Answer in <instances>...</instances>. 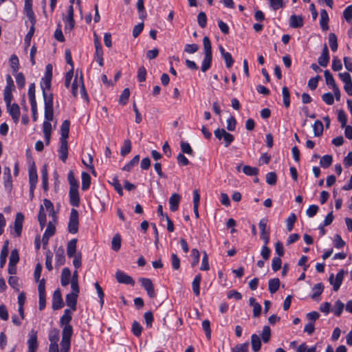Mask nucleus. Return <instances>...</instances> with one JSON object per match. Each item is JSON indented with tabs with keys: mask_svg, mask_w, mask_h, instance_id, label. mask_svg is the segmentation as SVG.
<instances>
[{
	"mask_svg": "<svg viewBox=\"0 0 352 352\" xmlns=\"http://www.w3.org/2000/svg\"><path fill=\"white\" fill-rule=\"evenodd\" d=\"M203 45L204 50V58L202 60L201 69L203 72H206L210 68L212 60L211 43L208 36L204 37Z\"/></svg>",
	"mask_w": 352,
	"mask_h": 352,
	"instance_id": "nucleus-1",
	"label": "nucleus"
},
{
	"mask_svg": "<svg viewBox=\"0 0 352 352\" xmlns=\"http://www.w3.org/2000/svg\"><path fill=\"white\" fill-rule=\"evenodd\" d=\"M79 215L77 210L72 208L71 210L69 220L68 223V232L71 234H76L78 231Z\"/></svg>",
	"mask_w": 352,
	"mask_h": 352,
	"instance_id": "nucleus-2",
	"label": "nucleus"
},
{
	"mask_svg": "<svg viewBox=\"0 0 352 352\" xmlns=\"http://www.w3.org/2000/svg\"><path fill=\"white\" fill-rule=\"evenodd\" d=\"M28 352H36L38 347L37 331L32 329L28 335Z\"/></svg>",
	"mask_w": 352,
	"mask_h": 352,
	"instance_id": "nucleus-3",
	"label": "nucleus"
},
{
	"mask_svg": "<svg viewBox=\"0 0 352 352\" xmlns=\"http://www.w3.org/2000/svg\"><path fill=\"white\" fill-rule=\"evenodd\" d=\"M80 87V91L82 96H87V93L83 83L82 75L80 74V78H78V74L76 75V78L72 85V93L74 97L78 95V89Z\"/></svg>",
	"mask_w": 352,
	"mask_h": 352,
	"instance_id": "nucleus-4",
	"label": "nucleus"
},
{
	"mask_svg": "<svg viewBox=\"0 0 352 352\" xmlns=\"http://www.w3.org/2000/svg\"><path fill=\"white\" fill-rule=\"evenodd\" d=\"M214 133L217 139H223L225 147H228L234 141V139L232 134L226 132L223 129H217L214 131Z\"/></svg>",
	"mask_w": 352,
	"mask_h": 352,
	"instance_id": "nucleus-5",
	"label": "nucleus"
},
{
	"mask_svg": "<svg viewBox=\"0 0 352 352\" xmlns=\"http://www.w3.org/2000/svg\"><path fill=\"white\" fill-rule=\"evenodd\" d=\"M45 119L48 120H52L54 118V111H53V96L48 97L45 96Z\"/></svg>",
	"mask_w": 352,
	"mask_h": 352,
	"instance_id": "nucleus-6",
	"label": "nucleus"
},
{
	"mask_svg": "<svg viewBox=\"0 0 352 352\" xmlns=\"http://www.w3.org/2000/svg\"><path fill=\"white\" fill-rule=\"evenodd\" d=\"M65 22V30H72L75 25V21L74 19V7L70 5L67 9V14L66 16H63V18Z\"/></svg>",
	"mask_w": 352,
	"mask_h": 352,
	"instance_id": "nucleus-7",
	"label": "nucleus"
},
{
	"mask_svg": "<svg viewBox=\"0 0 352 352\" xmlns=\"http://www.w3.org/2000/svg\"><path fill=\"white\" fill-rule=\"evenodd\" d=\"M345 274V271L344 270H340L336 277H334L333 274H331L329 277V282L333 287L334 291H338L343 281L344 276Z\"/></svg>",
	"mask_w": 352,
	"mask_h": 352,
	"instance_id": "nucleus-8",
	"label": "nucleus"
},
{
	"mask_svg": "<svg viewBox=\"0 0 352 352\" xmlns=\"http://www.w3.org/2000/svg\"><path fill=\"white\" fill-rule=\"evenodd\" d=\"M267 221L268 220L266 218H263L258 223V227L261 230V239L265 245H267L270 242V232L267 230Z\"/></svg>",
	"mask_w": 352,
	"mask_h": 352,
	"instance_id": "nucleus-9",
	"label": "nucleus"
},
{
	"mask_svg": "<svg viewBox=\"0 0 352 352\" xmlns=\"http://www.w3.org/2000/svg\"><path fill=\"white\" fill-rule=\"evenodd\" d=\"M140 282L141 283L142 286L146 291L147 294L150 298H153L156 296L154 291L153 284L152 283L151 279L147 278H140Z\"/></svg>",
	"mask_w": 352,
	"mask_h": 352,
	"instance_id": "nucleus-10",
	"label": "nucleus"
},
{
	"mask_svg": "<svg viewBox=\"0 0 352 352\" xmlns=\"http://www.w3.org/2000/svg\"><path fill=\"white\" fill-rule=\"evenodd\" d=\"M116 278L118 283L133 285L135 281L133 278L121 270H118L116 272Z\"/></svg>",
	"mask_w": 352,
	"mask_h": 352,
	"instance_id": "nucleus-11",
	"label": "nucleus"
},
{
	"mask_svg": "<svg viewBox=\"0 0 352 352\" xmlns=\"http://www.w3.org/2000/svg\"><path fill=\"white\" fill-rule=\"evenodd\" d=\"M63 300L59 289L54 291L52 296V308L54 310L60 309L63 307Z\"/></svg>",
	"mask_w": 352,
	"mask_h": 352,
	"instance_id": "nucleus-12",
	"label": "nucleus"
},
{
	"mask_svg": "<svg viewBox=\"0 0 352 352\" xmlns=\"http://www.w3.org/2000/svg\"><path fill=\"white\" fill-rule=\"evenodd\" d=\"M24 221V215L21 212L16 214L14 230L17 236H20L22 232L23 223Z\"/></svg>",
	"mask_w": 352,
	"mask_h": 352,
	"instance_id": "nucleus-13",
	"label": "nucleus"
},
{
	"mask_svg": "<svg viewBox=\"0 0 352 352\" xmlns=\"http://www.w3.org/2000/svg\"><path fill=\"white\" fill-rule=\"evenodd\" d=\"M8 111L11 116L15 123H18L20 117V108L19 106L13 103L12 104H10L9 106H7Z\"/></svg>",
	"mask_w": 352,
	"mask_h": 352,
	"instance_id": "nucleus-14",
	"label": "nucleus"
},
{
	"mask_svg": "<svg viewBox=\"0 0 352 352\" xmlns=\"http://www.w3.org/2000/svg\"><path fill=\"white\" fill-rule=\"evenodd\" d=\"M52 78L47 77H43L41 81V88L43 92V99L45 96L48 97L53 96L52 93H47V91L50 90L51 88Z\"/></svg>",
	"mask_w": 352,
	"mask_h": 352,
	"instance_id": "nucleus-15",
	"label": "nucleus"
},
{
	"mask_svg": "<svg viewBox=\"0 0 352 352\" xmlns=\"http://www.w3.org/2000/svg\"><path fill=\"white\" fill-rule=\"evenodd\" d=\"M24 10L31 23L35 25L36 19L32 10V1H25Z\"/></svg>",
	"mask_w": 352,
	"mask_h": 352,
	"instance_id": "nucleus-16",
	"label": "nucleus"
},
{
	"mask_svg": "<svg viewBox=\"0 0 352 352\" xmlns=\"http://www.w3.org/2000/svg\"><path fill=\"white\" fill-rule=\"evenodd\" d=\"M69 195L71 205L75 207H78L80 204L78 188H74V187L69 188Z\"/></svg>",
	"mask_w": 352,
	"mask_h": 352,
	"instance_id": "nucleus-17",
	"label": "nucleus"
},
{
	"mask_svg": "<svg viewBox=\"0 0 352 352\" xmlns=\"http://www.w3.org/2000/svg\"><path fill=\"white\" fill-rule=\"evenodd\" d=\"M60 145L58 148L59 158L62 162H65L68 157L67 141H60Z\"/></svg>",
	"mask_w": 352,
	"mask_h": 352,
	"instance_id": "nucleus-18",
	"label": "nucleus"
},
{
	"mask_svg": "<svg viewBox=\"0 0 352 352\" xmlns=\"http://www.w3.org/2000/svg\"><path fill=\"white\" fill-rule=\"evenodd\" d=\"M52 120H45L43 122V131L44 133V137H45L47 145H48L50 142L51 132H52V124L50 122Z\"/></svg>",
	"mask_w": 352,
	"mask_h": 352,
	"instance_id": "nucleus-19",
	"label": "nucleus"
},
{
	"mask_svg": "<svg viewBox=\"0 0 352 352\" xmlns=\"http://www.w3.org/2000/svg\"><path fill=\"white\" fill-rule=\"evenodd\" d=\"M78 297V295L70 294V293L67 294L66 297H65L66 305L68 307H69L74 311H75L76 310V304H77Z\"/></svg>",
	"mask_w": 352,
	"mask_h": 352,
	"instance_id": "nucleus-20",
	"label": "nucleus"
},
{
	"mask_svg": "<svg viewBox=\"0 0 352 352\" xmlns=\"http://www.w3.org/2000/svg\"><path fill=\"white\" fill-rule=\"evenodd\" d=\"M70 122L69 120H64L60 126L61 135L60 141H67L69 136Z\"/></svg>",
	"mask_w": 352,
	"mask_h": 352,
	"instance_id": "nucleus-21",
	"label": "nucleus"
},
{
	"mask_svg": "<svg viewBox=\"0 0 352 352\" xmlns=\"http://www.w3.org/2000/svg\"><path fill=\"white\" fill-rule=\"evenodd\" d=\"M318 63L322 67H327L329 61V55L327 46L324 45L321 56L318 58Z\"/></svg>",
	"mask_w": 352,
	"mask_h": 352,
	"instance_id": "nucleus-22",
	"label": "nucleus"
},
{
	"mask_svg": "<svg viewBox=\"0 0 352 352\" xmlns=\"http://www.w3.org/2000/svg\"><path fill=\"white\" fill-rule=\"evenodd\" d=\"M38 176L35 168H31L29 170V182L30 184V191L32 192L36 188Z\"/></svg>",
	"mask_w": 352,
	"mask_h": 352,
	"instance_id": "nucleus-23",
	"label": "nucleus"
},
{
	"mask_svg": "<svg viewBox=\"0 0 352 352\" xmlns=\"http://www.w3.org/2000/svg\"><path fill=\"white\" fill-rule=\"evenodd\" d=\"M181 199L179 195L177 193L173 194L169 199L170 210L173 212L177 210L179 204Z\"/></svg>",
	"mask_w": 352,
	"mask_h": 352,
	"instance_id": "nucleus-24",
	"label": "nucleus"
},
{
	"mask_svg": "<svg viewBox=\"0 0 352 352\" xmlns=\"http://www.w3.org/2000/svg\"><path fill=\"white\" fill-rule=\"evenodd\" d=\"M289 25L293 28H301L303 25V19L301 16L293 14L289 19Z\"/></svg>",
	"mask_w": 352,
	"mask_h": 352,
	"instance_id": "nucleus-25",
	"label": "nucleus"
},
{
	"mask_svg": "<svg viewBox=\"0 0 352 352\" xmlns=\"http://www.w3.org/2000/svg\"><path fill=\"white\" fill-rule=\"evenodd\" d=\"M77 239H73L67 243V254L68 257L72 258L76 255Z\"/></svg>",
	"mask_w": 352,
	"mask_h": 352,
	"instance_id": "nucleus-26",
	"label": "nucleus"
},
{
	"mask_svg": "<svg viewBox=\"0 0 352 352\" xmlns=\"http://www.w3.org/2000/svg\"><path fill=\"white\" fill-rule=\"evenodd\" d=\"M71 278V272L70 270L65 267L63 269L61 272V276H60V283L62 286L65 287L67 286L69 283Z\"/></svg>",
	"mask_w": 352,
	"mask_h": 352,
	"instance_id": "nucleus-27",
	"label": "nucleus"
},
{
	"mask_svg": "<svg viewBox=\"0 0 352 352\" xmlns=\"http://www.w3.org/2000/svg\"><path fill=\"white\" fill-rule=\"evenodd\" d=\"M56 265L60 266L65 263V251L63 248H59L55 252Z\"/></svg>",
	"mask_w": 352,
	"mask_h": 352,
	"instance_id": "nucleus-28",
	"label": "nucleus"
},
{
	"mask_svg": "<svg viewBox=\"0 0 352 352\" xmlns=\"http://www.w3.org/2000/svg\"><path fill=\"white\" fill-rule=\"evenodd\" d=\"M251 345L252 349L254 352H258L261 347V342L260 337L256 334L251 336Z\"/></svg>",
	"mask_w": 352,
	"mask_h": 352,
	"instance_id": "nucleus-29",
	"label": "nucleus"
},
{
	"mask_svg": "<svg viewBox=\"0 0 352 352\" xmlns=\"http://www.w3.org/2000/svg\"><path fill=\"white\" fill-rule=\"evenodd\" d=\"M8 241H6L2 248L0 254V267L1 268L4 267L6 263V258L8 254Z\"/></svg>",
	"mask_w": 352,
	"mask_h": 352,
	"instance_id": "nucleus-30",
	"label": "nucleus"
},
{
	"mask_svg": "<svg viewBox=\"0 0 352 352\" xmlns=\"http://www.w3.org/2000/svg\"><path fill=\"white\" fill-rule=\"evenodd\" d=\"M328 21H329V16H328L327 12L325 10H322L320 12V24L321 28L323 30H328V28H329Z\"/></svg>",
	"mask_w": 352,
	"mask_h": 352,
	"instance_id": "nucleus-31",
	"label": "nucleus"
},
{
	"mask_svg": "<svg viewBox=\"0 0 352 352\" xmlns=\"http://www.w3.org/2000/svg\"><path fill=\"white\" fill-rule=\"evenodd\" d=\"M323 124L322 122L317 120L315 121L314 124H313V131L314 135L316 137H320L322 135L323 133Z\"/></svg>",
	"mask_w": 352,
	"mask_h": 352,
	"instance_id": "nucleus-32",
	"label": "nucleus"
},
{
	"mask_svg": "<svg viewBox=\"0 0 352 352\" xmlns=\"http://www.w3.org/2000/svg\"><path fill=\"white\" fill-rule=\"evenodd\" d=\"M49 340L50 344H58L59 340V330L58 329H53L50 331Z\"/></svg>",
	"mask_w": 352,
	"mask_h": 352,
	"instance_id": "nucleus-33",
	"label": "nucleus"
},
{
	"mask_svg": "<svg viewBox=\"0 0 352 352\" xmlns=\"http://www.w3.org/2000/svg\"><path fill=\"white\" fill-rule=\"evenodd\" d=\"M280 280L278 278H272L269 280L268 289L271 294H274L279 288Z\"/></svg>",
	"mask_w": 352,
	"mask_h": 352,
	"instance_id": "nucleus-34",
	"label": "nucleus"
},
{
	"mask_svg": "<svg viewBox=\"0 0 352 352\" xmlns=\"http://www.w3.org/2000/svg\"><path fill=\"white\" fill-rule=\"evenodd\" d=\"M201 281V274H197V276H195L194 280H192V287L193 292L196 296L199 295V285H200Z\"/></svg>",
	"mask_w": 352,
	"mask_h": 352,
	"instance_id": "nucleus-35",
	"label": "nucleus"
},
{
	"mask_svg": "<svg viewBox=\"0 0 352 352\" xmlns=\"http://www.w3.org/2000/svg\"><path fill=\"white\" fill-rule=\"evenodd\" d=\"M82 190H87L90 186L91 184V177L90 175L85 172H83L82 173Z\"/></svg>",
	"mask_w": 352,
	"mask_h": 352,
	"instance_id": "nucleus-36",
	"label": "nucleus"
},
{
	"mask_svg": "<svg viewBox=\"0 0 352 352\" xmlns=\"http://www.w3.org/2000/svg\"><path fill=\"white\" fill-rule=\"evenodd\" d=\"M72 320L71 311L66 309L64 311L63 315L61 316L60 322L62 325H70L69 323Z\"/></svg>",
	"mask_w": 352,
	"mask_h": 352,
	"instance_id": "nucleus-37",
	"label": "nucleus"
},
{
	"mask_svg": "<svg viewBox=\"0 0 352 352\" xmlns=\"http://www.w3.org/2000/svg\"><path fill=\"white\" fill-rule=\"evenodd\" d=\"M73 329L71 325H65L62 332V340H71Z\"/></svg>",
	"mask_w": 352,
	"mask_h": 352,
	"instance_id": "nucleus-38",
	"label": "nucleus"
},
{
	"mask_svg": "<svg viewBox=\"0 0 352 352\" xmlns=\"http://www.w3.org/2000/svg\"><path fill=\"white\" fill-rule=\"evenodd\" d=\"M10 67L14 73L17 72L19 69V60L18 57L15 54H12L10 58Z\"/></svg>",
	"mask_w": 352,
	"mask_h": 352,
	"instance_id": "nucleus-39",
	"label": "nucleus"
},
{
	"mask_svg": "<svg viewBox=\"0 0 352 352\" xmlns=\"http://www.w3.org/2000/svg\"><path fill=\"white\" fill-rule=\"evenodd\" d=\"M329 44L333 52H336L338 50L337 36L334 33L329 34Z\"/></svg>",
	"mask_w": 352,
	"mask_h": 352,
	"instance_id": "nucleus-40",
	"label": "nucleus"
},
{
	"mask_svg": "<svg viewBox=\"0 0 352 352\" xmlns=\"http://www.w3.org/2000/svg\"><path fill=\"white\" fill-rule=\"evenodd\" d=\"M121 246V236L119 234H116L111 241V248L114 251H118Z\"/></svg>",
	"mask_w": 352,
	"mask_h": 352,
	"instance_id": "nucleus-41",
	"label": "nucleus"
},
{
	"mask_svg": "<svg viewBox=\"0 0 352 352\" xmlns=\"http://www.w3.org/2000/svg\"><path fill=\"white\" fill-rule=\"evenodd\" d=\"M115 188L116 192L120 195H123V190L121 184H120V182L118 180V178L116 176H114L111 182H109Z\"/></svg>",
	"mask_w": 352,
	"mask_h": 352,
	"instance_id": "nucleus-42",
	"label": "nucleus"
},
{
	"mask_svg": "<svg viewBox=\"0 0 352 352\" xmlns=\"http://www.w3.org/2000/svg\"><path fill=\"white\" fill-rule=\"evenodd\" d=\"M131 151V142L129 140H125L123 146L120 150V154L122 156H125L129 154Z\"/></svg>",
	"mask_w": 352,
	"mask_h": 352,
	"instance_id": "nucleus-43",
	"label": "nucleus"
},
{
	"mask_svg": "<svg viewBox=\"0 0 352 352\" xmlns=\"http://www.w3.org/2000/svg\"><path fill=\"white\" fill-rule=\"evenodd\" d=\"M19 261V255L18 250L16 249H14L12 250L10 258H9V265H16V263Z\"/></svg>",
	"mask_w": 352,
	"mask_h": 352,
	"instance_id": "nucleus-44",
	"label": "nucleus"
},
{
	"mask_svg": "<svg viewBox=\"0 0 352 352\" xmlns=\"http://www.w3.org/2000/svg\"><path fill=\"white\" fill-rule=\"evenodd\" d=\"M271 337V329L269 326H264L262 330L261 338L262 340L267 343L270 341Z\"/></svg>",
	"mask_w": 352,
	"mask_h": 352,
	"instance_id": "nucleus-45",
	"label": "nucleus"
},
{
	"mask_svg": "<svg viewBox=\"0 0 352 352\" xmlns=\"http://www.w3.org/2000/svg\"><path fill=\"white\" fill-rule=\"evenodd\" d=\"M283 104L285 107H289L290 105V94L287 87H283L282 90Z\"/></svg>",
	"mask_w": 352,
	"mask_h": 352,
	"instance_id": "nucleus-46",
	"label": "nucleus"
},
{
	"mask_svg": "<svg viewBox=\"0 0 352 352\" xmlns=\"http://www.w3.org/2000/svg\"><path fill=\"white\" fill-rule=\"evenodd\" d=\"M333 157L330 155H324L320 161V164L323 168H327L332 164Z\"/></svg>",
	"mask_w": 352,
	"mask_h": 352,
	"instance_id": "nucleus-47",
	"label": "nucleus"
},
{
	"mask_svg": "<svg viewBox=\"0 0 352 352\" xmlns=\"http://www.w3.org/2000/svg\"><path fill=\"white\" fill-rule=\"evenodd\" d=\"M313 294L311 296V298L313 299L316 298V297L319 296L323 292V289H324V286L322 285V283H317L316 284L313 288Z\"/></svg>",
	"mask_w": 352,
	"mask_h": 352,
	"instance_id": "nucleus-48",
	"label": "nucleus"
},
{
	"mask_svg": "<svg viewBox=\"0 0 352 352\" xmlns=\"http://www.w3.org/2000/svg\"><path fill=\"white\" fill-rule=\"evenodd\" d=\"M324 76L325 78L326 83L328 85H331L332 89L335 87V86H337L335 80L333 78V76L331 74V72L329 70H325L324 72Z\"/></svg>",
	"mask_w": 352,
	"mask_h": 352,
	"instance_id": "nucleus-49",
	"label": "nucleus"
},
{
	"mask_svg": "<svg viewBox=\"0 0 352 352\" xmlns=\"http://www.w3.org/2000/svg\"><path fill=\"white\" fill-rule=\"evenodd\" d=\"M140 156L138 155H135L129 163H127L122 168V170L125 171H130L135 165L138 164Z\"/></svg>",
	"mask_w": 352,
	"mask_h": 352,
	"instance_id": "nucleus-50",
	"label": "nucleus"
},
{
	"mask_svg": "<svg viewBox=\"0 0 352 352\" xmlns=\"http://www.w3.org/2000/svg\"><path fill=\"white\" fill-rule=\"evenodd\" d=\"M344 305L340 300H338L334 305L333 313L336 316H340L343 311Z\"/></svg>",
	"mask_w": 352,
	"mask_h": 352,
	"instance_id": "nucleus-51",
	"label": "nucleus"
},
{
	"mask_svg": "<svg viewBox=\"0 0 352 352\" xmlns=\"http://www.w3.org/2000/svg\"><path fill=\"white\" fill-rule=\"evenodd\" d=\"M129 96H130V91H129V88H125L120 96V99H119V102L120 104L124 105L126 104V102H128L129 100Z\"/></svg>",
	"mask_w": 352,
	"mask_h": 352,
	"instance_id": "nucleus-52",
	"label": "nucleus"
},
{
	"mask_svg": "<svg viewBox=\"0 0 352 352\" xmlns=\"http://www.w3.org/2000/svg\"><path fill=\"white\" fill-rule=\"evenodd\" d=\"M243 172L247 175L252 176L256 175L258 173V170L256 167L246 165L243 167Z\"/></svg>",
	"mask_w": 352,
	"mask_h": 352,
	"instance_id": "nucleus-53",
	"label": "nucleus"
},
{
	"mask_svg": "<svg viewBox=\"0 0 352 352\" xmlns=\"http://www.w3.org/2000/svg\"><path fill=\"white\" fill-rule=\"evenodd\" d=\"M296 221V216L294 213H292L286 219L287 229L289 232L292 230Z\"/></svg>",
	"mask_w": 352,
	"mask_h": 352,
	"instance_id": "nucleus-54",
	"label": "nucleus"
},
{
	"mask_svg": "<svg viewBox=\"0 0 352 352\" xmlns=\"http://www.w3.org/2000/svg\"><path fill=\"white\" fill-rule=\"evenodd\" d=\"M249 343L245 342L243 344H236L232 349V352H248Z\"/></svg>",
	"mask_w": 352,
	"mask_h": 352,
	"instance_id": "nucleus-55",
	"label": "nucleus"
},
{
	"mask_svg": "<svg viewBox=\"0 0 352 352\" xmlns=\"http://www.w3.org/2000/svg\"><path fill=\"white\" fill-rule=\"evenodd\" d=\"M170 261L173 269L175 270H179L180 267V259L176 254L173 253L171 254Z\"/></svg>",
	"mask_w": 352,
	"mask_h": 352,
	"instance_id": "nucleus-56",
	"label": "nucleus"
},
{
	"mask_svg": "<svg viewBox=\"0 0 352 352\" xmlns=\"http://www.w3.org/2000/svg\"><path fill=\"white\" fill-rule=\"evenodd\" d=\"M131 331L136 337H139L142 333V327L137 321H133Z\"/></svg>",
	"mask_w": 352,
	"mask_h": 352,
	"instance_id": "nucleus-57",
	"label": "nucleus"
},
{
	"mask_svg": "<svg viewBox=\"0 0 352 352\" xmlns=\"http://www.w3.org/2000/svg\"><path fill=\"white\" fill-rule=\"evenodd\" d=\"M338 121L341 123L342 128H344V126H346L347 116L343 110H339L338 114Z\"/></svg>",
	"mask_w": 352,
	"mask_h": 352,
	"instance_id": "nucleus-58",
	"label": "nucleus"
},
{
	"mask_svg": "<svg viewBox=\"0 0 352 352\" xmlns=\"http://www.w3.org/2000/svg\"><path fill=\"white\" fill-rule=\"evenodd\" d=\"M277 181V176L274 172L268 173L266 175V182L271 186L275 185Z\"/></svg>",
	"mask_w": 352,
	"mask_h": 352,
	"instance_id": "nucleus-59",
	"label": "nucleus"
},
{
	"mask_svg": "<svg viewBox=\"0 0 352 352\" xmlns=\"http://www.w3.org/2000/svg\"><path fill=\"white\" fill-rule=\"evenodd\" d=\"M197 22L201 28H205L207 23L206 14L204 12H201L197 16Z\"/></svg>",
	"mask_w": 352,
	"mask_h": 352,
	"instance_id": "nucleus-60",
	"label": "nucleus"
},
{
	"mask_svg": "<svg viewBox=\"0 0 352 352\" xmlns=\"http://www.w3.org/2000/svg\"><path fill=\"white\" fill-rule=\"evenodd\" d=\"M191 256L192 258L191 265L192 267H195L199 263V252L197 249H192L191 251Z\"/></svg>",
	"mask_w": 352,
	"mask_h": 352,
	"instance_id": "nucleus-61",
	"label": "nucleus"
},
{
	"mask_svg": "<svg viewBox=\"0 0 352 352\" xmlns=\"http://www.w3.org/2000/svg\"><path fill=\"white\" fill-rule=\"evenodd\" d=\"M202 328L205 331L207 338L209 340L211 337L210 323L208 320H205L202 322Z\"/></svg>",
	"mask_w": 352,
	"mask_h": 352,
	"instance_id": "nucleus-62",
	"label": "nucleus"
},
{
	"mask_svg": "<svg viewBox=\"0 0 352 352\" xmlns=\"http://www.w3.org/2000/svg\"><path fill=\"white\" fill-rule=\"evenodd\" d=\"M181 149L184 153L188 155H192L193 151L189 144V143L186 142H182L180 144Z\"/></svg>",
	"mask_w": 352,
	"mask_h": 352,
	"instance_id": "nucleus-63",
	"label": "nucleus"
},
{
	"mask_svg": "<svg viewBox=\"0 0 352 352\" xmlns=\"http://www.w3.org/2000/svg\"><path fill=\"white\" fill-rule=\"evenodd\" d=\"M343 16L349 23L352 19V5L347 6L343 12Z\"/></svg>",
	"mask_w": 352,
	"mask_h": 352,
	"instance_id": "nucleus-64",
	"label": "nucleus"
}]
</instances>
